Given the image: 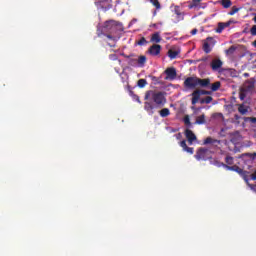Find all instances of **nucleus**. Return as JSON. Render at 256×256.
<instances>
[{"instance_id":"21","label":"nucleus","mask_w":256,"mask_h":256,"mask_svg":"<svg viewBox=\"0 0 256 256\" xmlns=\"http://www.w3.org/2000/svg\"><path fill=\"white\" fill-rule=\"evenodd\" d=\"M145 63H147V57L139 56V58L137 59V64H139V67H144Z\"/></svg>"},{"instance_id":"18","label":"nucleus","mask_w":256,"mask_h":256,"mask_svg":"<svg viewBox=\"0 0 256 256\" xmlns=\"http://www.w3.org/2000/svg\"><path fill=\"white\" fill-rule=\"evenodd\" d=\"M150 41L151 43H161V34L159 32L152 34Z\"/></svg>"},{"instance_id":"48","label":"nucleus","mask_w":256,"mask_h":256,"mask_svg":"<svg viewBox=\"0 0 256 256\" xmlns=\"http://www.w3.org/2000/svg\"><path fill=\"white\" fill-rule=\"evenodd\" d=\"M157 79V77H153V81H155Z\"/></svg>"},{"instance_id":"32","label":"nucleus","mask_w":256,"mask_h":256,"mask_svg":"<svg viewBox=\"0 0 256 256\" xmlns=\"http://www.w3.org/2000/svg\"><path fill=\"white\" fill-rule=\"evenodd\" d=\"M147 39H145V37H141V39L137 42V45H139L140 47H143L145 45H147Z\"/></svg>"},{"instance_id":"35","label":"nucleus","mask_w":256,"mask_h":256,"mask_svg":"<svg viewBox=\"0 0 256 256\" xmlns=\"http://www.w3.org/2000/svg\"><path fill=\"white\" fill-rule=\"evenodd\" d=\"M239 97H240V100H241V101H244V100H245V97H247V95L245 94V90L242 89V90L240 91Z\"/></svg>"},{"instance_id":"12","label":"nucleus","mask_w":256,"mask_h":256,"mask_svg":"<svg viewBox=\"0 0 256 256\" xmlns=\"http://www.w3.org/2000/svg\"><path fill=\"white\" fill-rule=\"evenodd\" d=\"M185 137L189 145H193V142L197 140V136L190 129L185 130Z\"/></svg>"},{"instance_id":"45","label":"nucleus","mask_w":256,"mask_h":256,"mask_svg":"<svg viewBox=\"0 0 256 256\" xmlns=\"http://www.w3.org/2000/svg\"><path fill=\"white\" fill-rule=\"evenodd\" d=\"M234 118L236 119V121H239V119H241V116H239V115L236 114V115L234 116Z\"/></svg>"},{"instance_id":"6","label":"nucleus","mask_w":256,"mask_h":256,"mask_svg":"<svg viewBox=\"0 0 256 256\" xmlns=\"http://www.w3.org/2000/svg\"><path fill=\"white\" fill-rule=\"evenodd\" d=\"M201 95H211V91L195 90L192 93V100H191L192 105H197V103H199V99H201Z\"/></svg>"},{"instance_id":"11","label":"nucleus","mask_w":256,"mask_h":256,"mask_svg":"<svg viewBox=\"0 0 256 256\" xmlns=\"http://www.w3.org/2000/svg\"><path fill=\"white\" fill-rule=\"evenodd\" d=\"M148 53L152 55V57H157V55L161 54V45L154 44L148 49Z\"/></svg>"},{"instance_id":"28","label":"nucleus","mask_w":256,"mask_h":256,"mask_svg":"<svg viewBox=\"0 0 256 256\" xmlns=\"http://www.w3.org/2000/svg\"><path fill=\"white\" fill-rule=\"evenodd\" d=\"M221 5L222 7H224V9H229V7L233 5V3L231 2V0H222Z\"/></svg>"},{"instance_id":"22","label":"nucleus","mask_w":256,"mask_h":256,"mask_svg":"<svg viewBox=\"0 0 256 256\" xmlns=\"http://www.w3.org/2000/svg\"><path fill=\"white\" fill-rule=\"evenodd\" d=\"M210 89L213 92L219 91V89H221V82L217 81V82H215L213 84H210Z\"/></svg>"},{"instance_id":"24","label":"nucleus","mask_w":256,"mask_h":256,"mask_svg":"<svg viewBox=\"0 0 256 256\" xmlns=\"http://www.w3.org/2000/svg\"><path fill=\"white\" fill-rule=\"evenodd\" d=\"M174 13L177 17H182V19L185 16V13L181 12V8L179 6L174 7Z\"/></svg>"},{"instance_id":"5","label":"nucleus","mask_w":256,"mask_h":256,"mask_svg":"<svg viewBox=\"0 0 256 256\" xmlns=\"http://www.w3.org/2000/svg\"><path fill=\"white\" fill-rule=\"evenodd\" d=\"M195 159H197V161H207V159H211L209 149L199 148L195 154Z\"/></svg>"},{"instance_id":"39","label":"nucleus","mask_w":256,"mask_h":256,"mask_svg":"<svg viewBox=\"0 0 256 256\" xmlns=\"http://www.w3.org/2000/svg\"><path fill=\"white\" fill-rule=\"evenodd\" d=\"M184 123H185V125H191V120L189 119V116H186L184 118Z\"/></svg>"},{"instance_id":"16","label":"nucleus","mask_w":256,"mask_h":256,"mask_svg":"<svg viewBox=\"0 0 256 256\" xmlns=\"http://www.w3.org/2000/svg\"><path fill=\"white\" fill-rule=\"evenodd\" d=\"M215 143L220 145L221 144V140L213 139L212 137H207L204 140L203 145H215Z\"/></svg>"},{"instance_id":"2","label":"nucleus","mask_w":256,"mask_h":256,"mask_svg":"<svg viewBox=\"0 0 256 256\" xmlns=\"http://www.w3.org/2000/svg\"><path fill=\"white\" fill-rule=\"evenodd\" d=\"M104 29L112 35H117V33L123 31V24L115 20L106 21Z\"/></svg>"},{"instance_id":"38","label":"nucleus","mask_w":256,"mask_h":256,"mask_svg":"<svg viewBox=\"0 0 256 256\" xmlns=\"http://www.w3.org/2000/svg\"><path fill=\"white\" fill-rule=\"evenodd\" d=\"M254 87H255V84H253V83H249L248 85H246V89H247L248 91L253 90Z\"/></svg>"},{"instance_id":"9","label":"nucleus","mask_w":256,"mask_h":256,"mask_svg":"<svg viewBox=\"0 0 256 256\" xmlns=\"http://www.w3.org/2000/svg\"><path fill=\"white\" fill-rule=\"evenodd\" d=\"M211 45H215V39H213L212 37L206 38L203 43L204 53L209 54V52L211 51Z\"/></svg>"},{"instance_id":"19","label":"nucleus","mask_w":256,"mask_h":256,"mask_svg":"<svg viewBox=\"0 0 256 256\" xmlns=\"http://www.w3.org/2000/svg\"><path fill=\"white\" fill-rule=\"evenodd\" d=\"M202 0H192V2L188 5V9H195L201 5Z\"/></svg>"},{"instance_id":"23","label":"nucleus","mask_w":256,"mask_h":256,"mask_svg":"<svg viewBox=\"0 0 256 256\" xmlns=\"http://www.w3.org/2000/svg\"><path fill=\"white\" fill-rule=\"evenodd\" d=\"M225 163H226V165H228V167H231V165H233V163H235V159L232 156L227 155L225 157Z\"/></svg>"},{"instance_id":"27","label":"nucleus","mask_w":256,"mask_h":256,"mask_svg":"<svg viewBox=\"0 0 256 256\" xmlns=\"http://www.w3.org/2000/svg\"><path fill=\"white\" fill-rule=\"evenodd\" d=\"M248 181L251 180V181H256V170L253 169V171H248Z\"/></svg>"},{"instance_id":"25","label":"nucleus","mask_w":256,"mask_h":256,"mask_svg":"<svg viewBox=\"0 0 256 256\" xmlns=\"http://www.w3.org/2000/svg\"><path fill=\"white\" fill-rule=\"evenodd\" d=\"M235 51H237V46L232 45L225 51L226 55H234Z\"/></svg>"},{"instance_id":"43","label":"nucleus","mask_w":256,"mask_h":256,"mask_svg":"<svg viewBox=\"0 0 256 256\" xmlns=\"http://www.w3.org/2000/svg\"><path fill=\"white\" fill-rule=\"evenodd\" d=\"M176 139L180 140L183 137V134H181L180 132L178 134L175 135Z\"/></svg>"},{"instance_id":"44","label":"nucleus","mask_w":256,"mask_h":256,"mask_svg":"<svg viewBox=\"0 0 256 256\" xmlns=\"http://www.w3.org/2000/svg\"><path fill=\"white\" fill-rule=\"evenodd\" d=\"M248 119H249V121H251V123H256V118L255 117H250Z\"/></svg>"},{"instance_id":"3","label":"nucleus","mask_w":256,"mask_h":256,"mask_svg":"<svg viewBox=\"0 0 256 256\" xmlns=\"http://www.w3.org/2000/svg\"><path fill=\"white\" fill-rule=\"evenodd\" d=\"M222 167H224V169H227V171H235V173H238V175L242 177L245 183H249V171H246L237 165L229 166L225 163H222Z\"/></svg>"},{"instance_id":"17","label":"nucleus","mask_w":256,"mask_h":256,"mask_svg":"<svg viewBox=\"0 0 256 256\" xmlns=\"http://www.w3.org/2000/svg\"><path fill=\"white\" fill-rule=\"evenodd\" d=\"M238 112L240 113V115H247V113H249V106L245 104H239Z\"/></svg>"},{"instance_id":"40","label":"nucleus","mask_w":256,"mask_h":256,"mask_svg":"<svg viewBox=\"0 0 256 256\" xmlns=\"http://www.w3.org/2000/svg\"><path fill=\"white\" fill-rule=\"evenodd\" d=\"M105 37H107V39H111L112 41H115V36H113L111 33L105 34Z\"/></svg>"},{"instance_id":"15","label":"nucleus","mask_w":256,"mask_h":256,"mask_svg":"<svg viewBox=\"0 0 256 256\" xmlns=\"http://www.w3.org/2000/svg\"><path fill=\"white\" fill-rule=\"evenodd\" d=\"M231 25V21L228 22H219L218 27L216 28V33H223L224 29H227Z\"/></svg>"},{"instance_id":"37","label":"nucleus","mask_w":256,"mask_h":256,"mask_svg":"<svg viewBox=\"0 0 256 256\" xmlns=\"http://www.w3.org/2000/svg\"><path fill=\"white\" fill-rule=\"evenodd\" d=\"M246 184L248 185V187H249L252 191H254V192L256 193V185H255V184H251V183H249V182H246Z\"/></svg>"},{"instance_id":"41","label":"nucleus","mask_w":256,"mask_h":256,"mask_svg":"<svg viewBox=\"0 0 256 256\" xmlns=\"http://www.w3.org/2000/svg\"><path fill=\"white\" fill-rule=\"evenodd\" d=\"M129 65H137V59H135V58L130 59Z\"/></svg>"},{"instance_id":"8","label":"nucleus","mask_w":256,"mask_h":256,"mask_svg":"<svg viewBox=\"0 0 256 256\" xmlns=\"http://www.w3.org/2000/svg\"><path fill=\"white\" fill-rule=\"evenodd\" d=\"M165 74L166 81H174V79H177V70L175 69V67L167 68L165 70Z\"/></svg>"},{"instance_id":"46","label":"nucleus","mask_w":256,"mask_h":256,"mask_svg":"<svg viewBox=\"0 0 256 256\" xmlns=\"http://www.w3.org/2000/svg\"><path fill=\"white\" fill-rule=\"evenodd\" d=\"M253 47H256V40L252 42Z\"/></svg>"},{"instance_id":"36","label":"nucleus","mask_w":256,"mask_h":256,"mask_svg":"<svg viewBox=\"0 0 256 256\" xmlns=\"http://www.w3.org/2000/svg\"><path fill=\"white\" fill-rule=\"evenodd\" d=\"M250 34L252 37H256V25H253L250 29Z\"/></svg>"},{"instance_id":"31","label":"nucleus","mask_w":256,"mask_h":256,"mask_svg":"<svg viewBox=\"0 0 256 256\" xmlns=\"http://www.w3.org/2000/svg\"><path fill=\"white\" fill-rule=\"evenodd\" d=\"M137 85L140 89H143L147 85L146 79H139L137 82Z\"/></svg>"},{"instance_id":"1","label":"nucleus","mask_w":256,"mask_h":256,"mask_svg":"<svg viewBox=\"0 0 256 256\" xmlns=\"http://www.w3.org/2000/svg\"><path fill=\"white\" fill-rule=\"evenodd\" d=\"M144 109L147 111L148 115H154L155 109H161L167 103V98H165V92L148 90L144 96Z\"/></svg>"},{"instance_id":"10","label":"nucleus","mask_w":256,"mask_h":256,"mask_svg":"<svg viewBox=\"0 0 256 256\" xmlns=\"http://www.w3.org/2000/svg\"><path fill=\"white\" fill-rule=\"evenodd\" d=\"M210 67L212 71H219L221 73V67H223V61L221 59H213L210 63Z\"/></svg>"},{"instance_id":"30","label":"nucleus","mask_w":256,"mask_h":256,"mask_svg":"<svg viewBox=\"0 0 256 256\" xmlns=\"http://www.w3.org/2000/svg\"><path fill=\"white\" fill-rule=\"evenodd\" d=\"M197 125H204L205 123V114H202L196 118Z\"/></svg>"},{"instance_id":"14","label":"nucleus","mask_w":256,"mask_h":256,"mask_svg":"<svg viewBox=\"0 0 256 256\" xmlns=\"http://www.w3.org/2000/svg\"><path fill=\"white\" fill-rule=\"evenodd\" d=\"M180 147H182V150L186 153H189L190 155H193L195 153V149L192 147L187 146V140H182L179 142Z\"/></svg>"},{"instance_id":"4","label":"nucleus","mask_w":256,"mask_h":256,"mask_svg":"<svg viewBox=\"0 0 256 256\" xmlns=\"http://www.w3.org/2000/svg\"><path fill=\"white\" fill-rule=\"evenodd\" d=\"M240 159L244 161L243 169H247L248 171H253V165L256 159V152L254 153H244L240 156Z\"/></svg>"},{"instance_id":"29","label":"nucleus","mask_w":256,"mask_h":256,"mask_svg":"<svg viewBox=\"0 0 256 256\" xmlns=\"http://www.w3.org/2000/svg\"><path fill=\"white\" fill-rule=\"evenodd\" d=\"M211 101H213V97L211 96H207L205 98H202L200 100V103L203 105V104H206V105H209V103H211Z\"/></svg>"},{"instance_id":"42","label":"nucleus","mask_w":256,"mask_h":256,"mask_svg":"<svg viewBox=\"0 0 256 256\" xmlns=\"http://www.w3.org/2000/svg\"><path fill=\"white\" fill-rule=\"evenodd\" d=\"M198 32H199V30L194 28L190 33H191V35H197Z\"/></svg>"},{"instance_id":"20","label":"nucleus","mask_w":256,"mask_h":256,"mask_svg":"<svg viewBox=\"0 0 256 256\" xmlns=\"http://www.w3.org/2000/svg\"><path fill=\"white\" fill-rule=\"evenodd\" d=\"M178 55H179V51H177V50H168V57L170 58V59H177V57H178Z\"/></svg>"},{"instance_id":"34","label":"nucleus","mask_w":256,"mask_h":256,"mask_svg":"<svg viewBox=\"0 0 256 256\" xmlns=\"http://www.w3.org/2000/svg\"><path fill=\"white\" fill-rule=\"evenodd\" d=\"M235 13H239V8L237 6H233L231 11L229 12V15H235Z\"/></svg>"},{"instance_id":"26","label":"nucleus","mask_w":256,"mask_h":256,"mask_svg":"<svg viewBox=\"0 0 256 256\" xmlns=\"http://www.w3.org/2000/svg\"><path fill=\"white\" fill-rule=\"evenodd\" d=\"M169 115H171V111L169 110V108H163L162 110H160V116L169 117Z\"/></svg>"},{"instance_id":"33","label":"nucleus","mask_w":256,"mask_h":256,"mask_svg":"<svg viewBox=\"0 0 256 256\" xmlns=\"http://www.w3.org/2000/svg\"><path fill=\"white\" fill-rule=\"evenodd\" d=\"M150 3L156 8V9H161V3L159 0H150Z\"/></svg>"},{"instance_id":"7","label":"nucleus","mask_w":256,"mask_h":256,"mask_svg":"<svg viewBox=\"0 0 256 256\" xmlns=\"http://www.w3.org/2000/svg\"><path fill=\"white\" fill-rule=\"evenodd\" d=\"M198 83V77H188L184 81V87L187 89H196Z\"/></svg>"},{"instance_id":"47","label":"nucleus","mask_w":256,"mask_h":256,"mask_svg":"<svg viewBox=\"0 0 256 256\" xmlns=\"http://www.w3.org/2000/svg\"><path fill=\"white\" fill-rule=\"evenodd\" d=\"M110 47H115V45L108 44Z\"/></svg>"},{"instance_id":"13","label":"nucleus","mask_w":256,"mask_h":256,"mask_svg":"<svg viewBox=\"0 0 256 256\" xmlns=\"http://www.w3.org/2000/svg\"><path fill=\"white\" fill-rule=\"evenodd\" d=\"M197 87H202L203 89H207V88L211 87V79L198 78Z\"/></svg>"}]
</instances>
